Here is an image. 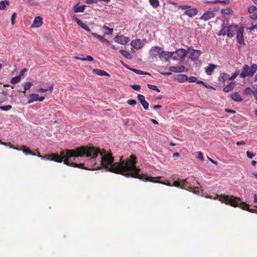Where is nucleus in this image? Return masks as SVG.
<instances>
[{"mask_svg":"<svg viewBox=\"0 0 257 257\" xmlns=\"http://www.w3.org/2000/svg\"><path fill=\"white\" fill-rule=\"evenodd\" d=\"M42 160L62 163L73 167L86 170L104 169L121 174L126 177H133L145 181V175L141 174V169L137 165L136 158L131 155L126 160L114 163L112 154L106 151L94 147L81 146L76 149L62 150L60 155L51 154L45 156L37 154Z\"/></svg>","mask_w":257,"mask_h":257,"instance_id":"obj_1","label":"nucleus"},{"mask_svg":"<svg viewBox=\"0 0 257 257\" xmlns=\"http://www.w3.org/2000/svg\"><path fill=\"white\" fill-rule=\"evenodd\" d=\"M214 199H218L221 202L226 204H229L233 207H239L243 210H247L249 212H254V210L250 209L249 205L244 202H241L238 197H235L233 196H227L225 195H216Z\"/></svg>","mask_w":257,"mask_h":257,"instance_id":"obj_2","label":"nucleus"},{"mask_svg":"<svg viewBox=\"0 0 257 257\" xmlns=\"http://www.w3.org/2000/svg\"><path fill=\"white\" fill-rule=\"evenodd\" d=\"M257 70V64H253L251 66L247 64L243 65L241 72L240 73V77L245 78L247 77H251L254 75Z\"/></svg>","mask_w":257,"mask_h":257,"instance_id":"obj_3","label":"nucleus"},{"mask_svg":"<svg viewBox=\"0 0 257 257\" xmlns=\"http://www.w3.org/2000/svg\"><path fill=\"white\" fill-rule=\"evenodd\" d=\"M188 52V50L184 49H178L175 51L173 52V59L177 60L179 59L184 58L186 56Z\"/></svg>","mask_w":257,"mask_h":257,"instance_id":"obj_4","label":"nucleus"},{"mask_svg":"<svg viewBox=\"0 0 257 257\" xmlns=\"http://www.w3.org/2000/svg\"><path fill=\"white\" fill-rule=\"evenodd\" d=\"M163 48L159 46L152 47L149 51V55L150 57L154 58H156L157 56L160 57Z\"/></svg>","mask_w":257,"mask_h":257,"instance_id":"obj_5","label":"nucleus"},{"mask_svg":"<svg viewBox=\"0 0 257 257\" xmlns=\"http://www.w3.org/2000/svg\"><path fill=\"white\" fill-rule=\"evenodd\" d=\"M114 40L118 44L125 45L129 41V38L123 35H117L114 37Z\"/></svg>","mask_w":257,"mask_h":257,"instance_id":"obj_6","label":"nucleus"},{"mask_svg":"<svg viewBox=\"0 0 257 257\" xmlns=\"http://www.w3.org/2000/svg\"><path fill=\"white\" fill-rule=\"evenodd\" d=\"M244 28L243 27H239L236 33V38L237 42L240 44H244V38H243V33H244Z\"/></svg>","mask_w":257,"mask_h":257,"instance_id":"obj_7","label":"nucleus"},{"mask_svg":"<svg viewBox=\"0 0 257 257\" xmlns=\"http://www.w3.org/2000/svg\"><path fill=\"white\" fill-rule=\"evenodd\" d=\"M237 27V25H231L227 27V35L228 37H233L234 36L235 32L237 33V31L238 30Z\"/></svg>","mask_w":257,"mask_h":257,"instance_id":"obj_8","label":"nucleus"},{"mask_svg":"<svg viewBox=\"0 0 257 257\" xmlns=\"http://www.w3.org/2000/svg\"><path fill=\"white\" fill-rule=\"evenodd\" d=\"M201 53L202 52L200 50L192 49L190 52V58L193 61L197 60Z\"/></svg>","mask_w":257,"mask_h":257,"instance_id":"obj_9","label":"nucleus"},{"mask_svg":"<svg viewBox=\"0 0 257 257\" xmlns=\"http://www.w3.org/2000/svg\"><path fill=\"white\" fill-rule=\"evenodd\" d=\"M137 97H138V100L141 103L142 105L144 107V108L146 110L148 109L149 106V104L148 102L145 100V96L142 94H139L138 95Z\"/></svg>","mask_w":257,"mask_h":257,"instance_id":"obj_10","label":"nucleus"},{"mask_svg":"<svg viewBox=\"0 0 257 257\" xmlns=\"http://www.w3.org/2000/svg\"><path fill=\"white\" fill-rule=\"evenodd\" d=\"M171 57L173 59V52H170L165 51L163 49H162L161 52L160 53V56L159 57L161 59H164L166 61H167Z\"/></svg>","mask_w":257,"mask_h":257,"instance_id":"obj_11","label":"nucleus"},{"mask_svg":"<svg viewBox=\"0 0 257 257\" xmlns=\"http://www.w3.org/2000/svg\"><path fill=\"white\" fill-rule=\"evenodd\" d=\"M215 16V13L209 10V11L204 13V14L201 17L200 19L206 21L212 18H214Z\"/></svg>","mask_w":257,"mask_h":257,"instance_id":"obj_12","label":"nucleus"},{"mask_svg":"<svg viewBox=\"0 0 257 257\" xmlns=\"http://www.w3.org/2000/svg\"><path fill=\"white\" fill-rule=\"evenodd\" d=\"M131 45L137 50L142 48L144 43L140 39H137L131 42Z\"/></svg>","mask_w":257,"mask_h":257,"instance_id":"obj_13","label":"nucleus"},{"mask_svg":"<svg viewBox=\"0 0 257 257\" xmlns=\"http://www.w3.org/2000/svg\"><path fill=\"white\" fill-rule=\"evenodd\" d=\"M43 24V19L41 17L37 16L36 17L32 24V26L33 27L38 28L41 26Z\"/></svg>","mask_w":257,"mask_h":257,"instance_id":"obj_14","label":"nucleus"},{"mask_svg":"<svg viewBox=\"0 0 257 257\" xmlns=\"http://www.w3.org/2000/svg\"><path fill=\"white\" fill-rule=\"evenodd\" d=\"M185 67L184 66H171L169 69L171 72L175 73H180L184 72L185 70Z\"/></svg>","mask_w":257,"mask_h":257,"instance_id":"obj_15","label":"nucleus"},{"mask_svg":"<svg viewBox=\"0 0 257 257\" xmlns=\"http://www.w3.org/2000/svg\"><path fill=\"white\" fill-rule=\"evenodd\" d=\"M198 10L196 8H189L184 12V15L188 16L189 17H193L197 15Z\"/></svg>","mask_w":257,"mask_h":257,"instance_id":"obj_16","label":"nucleus"},{"mask_svg":"<svg viewBox=\"0 0 257 257\" xmlns=\"http://www.w3.org/2000/svg\"><path fill=\"white\" fill-rule=\"evenodd\" d=\"M216 68L217 65L213 64H209L208 66L205 67V72L207 75H210Z\"/></svg>","mask_w":257,"mask_h":257,"instance_id":"obj_17","label":"nucleus"},{"mask_svg":"<svg viewBox=\"0 0 257 257\" xmlns=\"http://www.w3.org/2000/svg\"><path fill=\"white\" fill-rule=\"evenodd\" d=\"M14 149H16L17 150H22L26 155H32L33 156L36 155V154L35 153L32 152L31 150H29V149L28 148H27L26 146H23L22 147V149H18V148H15L14 147Z\"/></svg>","mask_w":257,"mask_h":257,"instance_id":"obj_18","label":"nucleus"},{"mask_svg":"<svg viewBox=\"0 0 257 257\" xmlns=\"http://www.w3.org/2000/svg\"><path fill=\"white\" fill-rule=\"evenodd\" d=\"M230 78L229 75L226 73H221L219 77L218 80L220 82L223 83H224L227 79H229Z\"/></svg>","mask_w":257,"mask_h":257,"instance_id":"obj_19","label":"nucleus"},{"mask_svg":"<svg viewBox=\"0 0 257 257\" xmlns=\"http://www.w3.org/2000/svg\"><path fill=\"white\" fill-rule=\"evenodd\" d=\"M93 73L99 76H106L108 77L110 76V75L106 71L98 69H94L93 70Z\"/></svg>","mask_w":257,"mask_h":257,"instance_id":"obj_20","label":"nucleus"},{"mask_svg":"<svg viewBox=\"0 0 257 257\" xmlns=\"http://www.w3.org/2000/svg\"><path fill=\"white\" fill-rule=\"evenodd\" d=\"M235 82H231L229 84L227 85L225 87H224L223 89V90L225 92H228L231 91L233 89L235 86Z\"/></svg>","mask_w":257,"mask_h":257,"instance_id":"obj_21","label":"nucleus"},{"mask_svg":"<svg viewBox=\"0 0 257 257\" xmlns=\"http://www.w3.org/2000/svg\"><path fill=\"white\" fill-rule=\"evenodd\" d=\"M231 97L233 100L236 102H241L243 100L240 95L237 92L232 93L231 95Z\"/></svg>","mask_w":257,"mask_h":257,"instance_id":"obj_22","label":"nucleus"},{"mask_svg":"<svg viewBox=\"0 0 257 257\" xmlns=\"http://www.w3.org/2000/svg\"><path fill=\"white\" fill-rule=\"evenodd\" d=\"M86 6H79L78 5H76L74 8V11L75 13H79V12H83L85 10Z\"/></svg>","mask_w":257,"mask_h":257,"instance_id":"obj_23","label":"nucleus"},{"mask_svg":"<svg viewBox=\"0 0 257 257\" xmlns=\"http://www.w3.org/2000/svg\"><path fill=\"white\" fill-rule=\"evenodd\" d=\"M38 96L37 94H32L30 95V99L28 100V103L30 104L34 101H38Z\"/></svg>","mask_w":257,"mask_h":257,"instance_id":"obj_24","label":"nucleus"},{"mask_svg":"<svg viewBox=\"0 0 257 257\" xmlns=\"http://www.w3.org/2000/svg\"><path fill=\"white\" fill-rule=\"evenodd\" d=\"M73 20L82 29H85L87 25L83 23L79 18L74 17L73 18Z\"/></svg>","mask_w":257,"mask_h":257,"instance_id":"obj_25","label":"nucleus"},{"mask_svg":"<svg viewBox=\"0 0 257 257\" xmlns=\"http://www.w3.org/2000/svg\"><path fill=\"white\" fill-rule=\"evenodd\" d=\"M187 79H188V77L184 74L178 75L177 76V81L180 83L187 81Z\"/></svg>","mask_w":257,"mask_h":257,"instance_id":"obj_26","label":"nucleus"},{"mask_svg":"<svg viewBox=\"0 0 257 257\" xmlns=\"http://www.w3.org/2000/svg\"><path fill=\"white\" fill-rule=\"evenodd\" d=\"M120 52L121 54L123 56H124L125 58H126L127 59H132V57L131 54L127 51L124 50H121L120 51Z\"/></svg>","mask_w":257,"mask_h":257,"instance_id":"obj_27","label":"nucleus"},{"mask_svg":"<svg viewBox=\"0 0 257 257\" xmlns=\"http://www.w3.org/2000/svg\"><path fill=\"white\" fill-rule=\"evenodd\" d=\"M10 5L9 1L5 0L0 2V10H4Z\"/></svg>","mask_w":257,"mask_h":257,"instance_id":"obj_28","label":"nucleus"},{"mask_svg":"<svg viewBox=\"0 0 257 257\" xmlns=\"http://www.w3.org/2000/svg\"><path fill=\"white\" fill-rule=\"evenodd\" d=\"M103 29L104 31H107L105 32V34H106V35H111L113 33V29L110 28L106 26H104L103 27Z\"/></svg>","mask_w":257,"mask_h":257,"instance_id":"obj_29","label":"nucleus"},{"mask_svg":"<svg viewBox=\"0 0 257 257\" xmlns=\"http://www.w3.org/2000/svg\"><path fill=\"white\" fill-rule=\"evenodd\" d=\"M150 5L154 8L156 9L159 5V0H149Z\"/></svg>","mask_w":257,"mask_h":257,"instance_id":"obj_30","label":"nucleus"},{"mask_svg":"<svg viewBox=\"0 0 257 257\" xmlns=\"http://www.w3.org/2000/svg\"><path fill=\"white\" fill-rule=\"evenodd\" d=\"M253 91L251 88L247 87L244 90L243 94L245 95H251Z\"/></svg>","mask_w":257,"mask_h":257,"instance_id":"obj_31","label":"nucleus"},{"mask_svg":"<svg viewBox=\"0 0 257 257\" xmlns=\"http://www.w3.org/2000/svg\"><path fill=\"white\" fill-rule=\"evenodd\" d=\"M21 80L20 76H16L13 77L11 81L12 84H16L18 83Z\"/></svg>","mask_w":257,"mask_h":257,"instance_id":"obj_32","label":"nucleus"},{"mask_svg":"<svg viewBox=\"0 0 257 257\" xmlns=\"http://www.w3.org/2000/svg\"><path fill=\"white\" fill-rule=\"evenodd\" d=\"M12 107L11 105H7L5 106H0V109L3 111H8Z\"/></svg>","mask_w":257,"mask_h":257,"instance_id":"obj_33","label":"nucleus"},{"mask_svg":"<svg viewBox=\"0 0 257 257\" xmlns=\"http://www.w3.org/2000/svg\"><path fill=\"white\" fill-rule=\"evenodd\" d=\"M239 74L240 75V71H239V70H236V71H235V72H234L232 74V75H231V77H230V78H229V80H233V79H234L237 77V76L238 75H239Z\"/></svg>","mask_w":257,"mask_h":257,"instance_id":"obj_34","label":"nucleus"},{"mask_svg":"<svg viewBox=\"0 0 257 257\" xmlns=\"http://www.w3.org/2000/svg\"><path fill=\"white\" fill-rule=\"evenodd\" d=\"M147 86L149 88L152 90L156 91L158 92H160L159 89L156 85L148 84Z\"/></svg>","mask_w":257,"mask_h":257,"instance_id":"obj_35","label":"nucleus"},{"mask_svg":"<svg viewBox=\"0 0 257 257\" xmlns=\"http://www.w3.org/2000/svg\"><path fill=\"white\" fill-rule=\"evenodd\" d=\"M33 84L32 83L30 82H28L24 84V92L27 90H29L31 87L32 86Z\"/></svg>","mask_w":257,"mask_h":257,"instance_id":"obj_36","label":"nucleus"},{"mask_svg":"<svg viewBox=\"0 0 257 257\" xmlns=\"http://www.w3.org/2000/svg\"><path fill=\"white\" fill-rule=\"evenodd\" d=\"M231 12H232V10L229 9H222L221 11V13L223 15H228L230 14Z\"/></svg>","mask_w":257,"mask_h":257,"instance_id":"obj_37","label":"nucleus"},{"mask_svg":"<svg viewBox=\"0 0 257 257\" xmlns=\"http://www.w3.org/2000/svg\"><path fill=\"white\" fill-rule=\"evenodd\" d=\"M225 27L224 26V24L222 25V28L221 30H220L219 31V33H218V35H223V36H224L226 34L227 35V33L226 32V31H225Z\"/></svg>","mask_w":257,"mask_h":257,"instance_id":"obj_38","label":"nucleus"},{"mask_svg":"<svg viewBox=\"0 0 257 257\" xmlns=\"http://www.w3.org/2000/svg\"><path fill=\"white\" fill-rule=\"evenodd\" d=\"M187 81L189 82H195L197 81V78L194 76H191L190 77H188V79H187Z\"/></svg>","mask_w":257,"mask_h":257,"instance_id":"obj_39","label":"nucleus"},{"mask_svg":"<svg viewBox=\"0 0 257 257\" xmlns=\"http://www.w3.org/2000/svg\"><path fill=\"white\" fill-rule=\"evenodd\" d=\"M256 10H257V8L254 6H250L248 8V11L249 13H252Z\"/></svg>","mask_w":257,"mask_h":257,"instance_id":"obj_40","label":"nucleus"},{"mask_svg":"<svg viewBox=\"0 0 257 257\" xmlns=\"http://www.w3.org/2000/svg\"><path fill=\"white\" fill-rule=\"evenodd\" d=\"M127 103L131 105H135L137 104V101L135 99H129L127 100Z\"/></svg>","mask_w":257,"mask_h":257,"instance_id":"obj_41","label":"nucleus"},{"mask_svg":"<svg viewBox=\"0 0 257 257\" xmlns=\"http://www.w3.org/2000/svg\"><path fill=\"white\" fill-rule=\"evenodd\" d=\"M131 71L134 72L137 74H145V73L143 71H141L140 70L136 69L134 68L131 69Z\"/></svg>","mask_w":257,"mask_h":257,"instance_id":"obj_42","label":"nucleus"},{"mask_svg":"<svg viewBox=\"0 0 257 257\" xmlns=\"http://www.w3.org/2000/svg\"><path fill=\"white\" fill-rule=\"evenodd\" d=\"M131 87L136 91H140L141 89V86L139 85L134 84L131 85Z\"/></svg>","mask_w":257,"mask_h":257,"instance_id":"obj_43","label":"nucleus"},{"mask_svg":"<svg viewBox=\"0 0 257 257\" xmlns=\"http://www.w3.org/2000/svg\"><path fill=\"white\" fill-rule=\"evenodd\" d=\"M247 157L249 159H252L255 156V154H253L251 152L247 151L246 152Z\"/></svg>","mask_w":257,"mask_h":257,"instance_id":"obj_44","label":"nucleus"},{"mask_svg":"<svg viewBox=\"0 0 257 257\" xmlns=\"http://www.w3.org/2000/svg\"><path fill=\"white\" fill-rule=\"evenodd\" d=\"M179 9H182V10H188V9L190 8L191 7L188 5H180L178 6Z\"/></svg>","mask_w":257,"mask_h":257,"instance_id":"obj_45","label":"nucleus"},{"mask_svg":"<svg viewBox=\"0 0 257 257\" xmlns=\"http://www.w3.org/2000/svg\"><path fill=\"white\" fill-rule=\"evenodd\" d=\"M16 18V13H14L13 14L11 17L12 24L14 25L15 24V19Z\"/></svg>","mask_w":257,"mask_h":257,"instance_id":"obj_46","label":"nucleus"},{"mask_svg":"<svg viewBox=\"0 0 257 257\" xmlns=\"http://www.w3.org/2000/svg\"><path fill=\"white\" fill-rule=\"evenodd\" d=\"M197 158L198 159H200L201 161H203L204 160V157H203V154L201 152H198Z\"/></svg>","mask_w":257,"mask_h":257,"instance_id":"obj_47","label":"nucleus"},{"mask_svg":"<svg viewBox=\"0 0 257 257\" xmlns=\"http://www.w3.org/2000/svg\"><path fill=\"white\" fill-rule=\"evenodd\" d=\"M97 0H86L85 1V3L87 4H96L97 3Z\"/></svg>","mask_w":257,"mask_h":257,"instance_id":"obj_48","label":"nucleus"},{"mask_svg":"<svg viewBox=\"0 0 257 257\" xmlns=\"http://www.w3.org/2000/svg\"><path fill=\"white\" fill-rule=\"evenodd\" d=\"M99 40L103 43L109 44V42L108 40L104 38L103 37L101 36V37L99 39Z\"/></svg>","mask_w":257,"mask_h":257,"instance_id":"obj_49","label":"nucleus"},{"mask_svg":"<svg viewBox=\"0 0 257 257\" xmlns=\"http://www.w3.org/2000/svg\"><path fill=\"white\" fill-rule=\"evenodd\" d=\"M0 143L1 144L4 145L5 146H9L10 148H14V146L12 144H11L10 143H3V142H2V141L1 140H0Z\"/></svg>","mask_w":257,"mask_h":257,"instance_id":"obj_50","label":"nucleus"},{"mask_svg":"<svg viewBox=\"0 0 257 257\" xmlns=\"http://www.w3.org/2000/svg\"><path fill=\"white\" fill-rule=\"evenodd\" d=\"M253 88H254L255 91H253V93H252V94H253L255 99L256 100H257V86H256L255 88L254 87H253Z\"/></svg>","mask_w":257,"mask_h":257,"instance_id":"obj_51","label":"nucleus"},{"mask_svg":"<svg viewBox=\"0 0 257 257\" xmlns=\"http://www.w3.org/2000/svg\"><path fill=\"white\" fill-rule=\"evenodd\" d=\"M250 18L252 20H257V13L252 14L250 16Z\"/></svg>","mask_w":257,"mask_h":257,"instance_id":"obj_52","label":"nucleus"},{"mask_svg":"<svg viewBox=\"0 0 257 257\" xmlns=\"http://www.w3.org/2000/svg\"><path fill=\"white\" fill-rule=\"evenodd\" d=\"M91 34L94 37H95L96 38H97L99 40L100 38L101 37V36L99 35H98L96 33H93V32H91Z\"/></svg>","mask_w":257,"mask_h":257,"instance_id":"obj_53","label":"nucleus"},{"mask_svg":"<svg viewBox=\"0 0 257 257\" xmlns=\"http://www.w3.org/2000/svg\"><path fill=\"white\" fill-rule=\"evenodd\" d=\"M93 58L91 56H87L86 57V61H93Z\"/></svg>","mask_w":257,"mask_h":257,"instance_id":"obj_54","label":"nucleus"},{"mask_svg":"<svg viewBox=\"0 0 257 257\" xmlns=\"http://www.w3.org/2000/svg\"><path fill=\"white\" fill-rule=\"evenodd\" d=\"M27 69L26 68H24V69H23L21 71V72H20V77H21V76L24 75V74H25V73L27 71Z\"/></svg>","mask_w":257,"mask_h":257,"instance_id":"obj_55","label":"nucleus"},{"mask_svg":"<svg viewBox=\"0 0 257 257\" xmlns=\"http://www.w3.org/2000/svg\"><path fill=\"white\" fill-rule=\"evenodd\" d=\"M48 91V89H44V88H40L38 90V92H45Z\"/></svg>","mask_w":257,"mask_h":257,"instance_id":"obj_56","label":"nucleus"},{"mask_svg":"<svg viewBox=\"0 0 257 257\" xmlns=\"http://www.w3.org/2000/svg\"><path fill=\"white\" fill-rule=\"evenodd\" d=\"M211 11L215 13V12L218 11L219 10V8L218 7H216L213 8L212 9H210Z\"/></svg>","mask_w":257,"mask_h":257,"instance_id":"obj_57","label":"nucleus"},{"mask_svg":"<svg viewBox=\"0 0 257 257\" xmlns=\"http://www.w3.org/2000/svg\"><path fill=\"white\" fill-rule=\"evenodd\" d=\"M236 144L237 146L244 145L245 144V143L244 141H239L237 142Z\"/></svg>","mask_w":257,"mask_h":257,"instance_id":"obj_58","label":"nucleus"},{"mask_svg":"<svg viewBox=\"0 0 257 257\" xmlns=\"http://www.w3.org/2000/svg\"><path fill=\"white\" fill-rule=\"evenodd\" d=\"M225 111L230 113H234L235 112V111H234V110L229 109H226Z\"/></svg>","mask_w":257,"mask_h":257,"instance_id":"obj_59","label":"nucleus"},{"mask_svg":"<svg viewBox=\"0 0 257 257\" xmlns=\"http://www.w3.org/2000/svg\"><path fill=\"white\" fill-rule=\"evenodd\" d=\"M208 159H209V160L213 164H215V165H217V162L215 161L214 160H212V159H211L210 158H209V157H207Z\"/></svg>","mask_w":257,"mask_h":257,"instance_id":"obj_60","label":"nucleus"},{"mask_svg":"<svg viewBox=\"0 0 257 257\" xmlns=\"http://www.w3.org/2000/svg\"><path fill=\"white\" fill-rule=\"evenodd\" d=\"M256 27H257V25H252L250 27V30L251 31H253V30H254L255 29H256Z\"/></svg>","mask_w":257,"mask_h":257,"instance_id":"obj_61","label":"nucleus"},{"mask_svg":"<svg viewBox=\"0 0 257 257\" xmlns=\"http://www.w3.org/2000/svg\"><path fill=\"white\" fill-rule=\"evenodd\" d=\"M197 82V83L198 84H203V85H205V83L202 81V80H197V81H196Z\"/></svg>","mask_w":257,"mask_h":257,"instance_id":"obj_62","label":"nucleus"},{"mask_svg":"<svg viewBox=\"0 0 257 257\" xmlns=\"http://www.w3.org/2000/svg\"><path fill=\"white\" fill-rule=\"evenodd\" d=\"M254 197V203L256 204L257 203V195L256 194H254L253 195Z\"/></svg>","mask_w":257,"mask_h":257,"instance_id":"obj_63","label":"nucleus"},{"mask_svg":"<svg viewBox=\"0 0 257 257\" xmlns=\"http://www.w3.org/2000/svg\"><path fill=\"white\" fill-rule=\"evenodd\" d=\"M171 74H172V73L171 72H164V73H162V74L165 75V76H169Z\"/></svg>","mask_w":257,"mask_h":257,"instance_id":"obj_64","label":"nucleus"}]
</instances>
